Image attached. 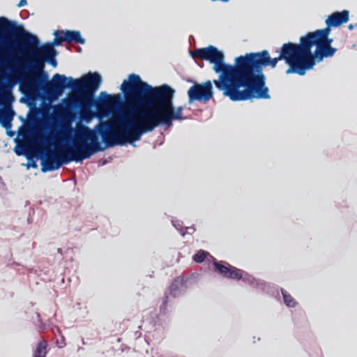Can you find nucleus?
Segmentation results:
<instances>
[{"label": "nucleus", "mask_w": 357, "mask_h": 357, "mask_svg": "<svg viewBox=\"0 0 357 357\" xmlns=\"http://www.w3.org/2000/svg\"><path fill=\"white\" fill-rule=\"evenodd\" d=\"M337 49L310 38H300L298 44L289 42L282 45L278 57L271 59L267 50L247 53L235 59L234 65L225 63V55L217 47L196 49L193 58L208 61L213 64V70L220 73L213 81L215 87L232 101L252 99H270L269 89L266 85L263 68H275L283 59L289 65L286 73L304 75L312 69L315 61L331 57Z\"/></svg>", "instance_id": "1"}, {"label": "nucleus", "mask_w": 357, "mask_h": 357, "mask_svg": "<svg viewBox=\"0 0 357 357\" xmlns=\"http://www.w3.org/2000/svg\"><path fill=\"white\" fill-rule=\"evenodd\" d=\"M56 51L52 44L40 45V40L15 21L0 17V66L10 69L17 77H24L30 93L42 90L50 100L58 98L66 88L74 91L81 78L75 79L55 74L51 81L45 72V62L57 65Z\"/></svg>", "instance_id": "2"}, {"label": "nucleus", "mask_w": 357, "mask_h": 357, "mask_svg": "<svg viewBox=\"0 0 357 357\" xmlns=\"http://www.w3.org/2000/svg\"><path fill=\"white\" fill-rule=\"evenodd\" d=\"M121 90L126 109L117 119L121 132L116 145L132 144L139 140L144 133L160 125L166 126L158 86L153 87L138 75L130 74L123 82Z\"/></svg>", "instance_id": "3"}, {"label": "nucleus", "mask_w": 357, "mask_h": 357, "mask_svg": "<svg viewBox=\"0 0 357 357\" xmlns=\"http://www.w3.org/2000/svg\"><path fill=\"white\" fill-rule=\"evenodd\" d=\"M73 132L75 133L72 147L55 151L45 149V157L41 161L42 172L56 170L64 164L89 158L95 153L104 149L100 145L97 132L84 125L74 130L70 122H63L61 124V130L52 135L53 139L59 141L68 138ZM51 137L52 135L48 137L40 136L38 142L41 144L50 143Z\"/></svg>", "instance_id": "4"}, {"label": "nucleus", "mask_w": 357, "mask_h": 357, "mask_svg": "<svg viewBox=\"0 0 357 357\" xmlns=\"http://www.w3.org/2000/svg\"><path fill=\"white\" fill-rule=\"evenodd\" d=\"M102 83V77L97 73H88L81 77V82H77L75 91L79 93V102L81 106L82 114L91 116L93 113L90 107L96 106L100 112H113L119 109L111 123H103L99 128L98 132L107 147L116 145V142L121 132L117 119L125 111V100H123L121 94L110 95L105 91L100 92L98 99L94 98V93Z\"/></svg>", "instance_id": "5"}, {"label": "nucleus", "mask_w": 357, "mask_h": 357, "mask_svg": "<svg viewBox=\"0 0 357 357\" xmlns=\"http://www.w3.org/2000/svg\"><path fill=\"white\" fill-rule=\"evenodd\" d=\"M4 67L0 66V105L3 107L0 109V123L2 127L8 130L12 126V121L15 116V112L12 109L11 102L13 96L11 93V87L3 82L6 78Z\"/></svg>", "instance_id": "6"}, {"label": "nucleus", "mask_w": 357, "mask_h": 357, "mask_svg": "<svg viewBox=\"0 0 357 357\" xmlns=\"http://www.w3.org/2000/svg\"><path fill=\"white\" fill-rule=\"evenodd\" d=\"M161 99V109L164 113L166 126H172V121L174 120L182 121L185 118L183 116V107L179 106L174 108L173 105V98L175 91L169 85L163 84L158 86Z\"/></svg>", "instance_id": "7"}, {"label": "nucleus", "mask_w": 357, "mask_h": 357, "mask_svg": "<svg viewBox=\"0 0 357 357\" xmlns=\"http://www.w3.org/2000/svg\"><path fill=\"white\" fill-rule=\"evenodd\" d=\"M192 259L197 263H202L205 259H208L209 261H213L214 271L222 277L236 280H240L243 278V271L227 263L226 265H223L222 264V261H216L215 259L205 250H199L193 255Z\"/></svg>", "instance_id": "8"}, {"label": "nucleus", "mask_w": 357, "mask_h": 357, "mask_svg": "<svg viewBox=\"0 0 357 357\" xmlns=\"http://www.w3.org/2000/svg\"><path fill=\"white\" fill-rule=\"evenodd\" d=\"M213 86L211 81L202 84H195L188 91L189 102L194 101L208 102L213 97Z\"/></svg>", "instance_id": "9"}, {"label": "nucleus", "mask_w": 357, "mask_h": 357, "mask_svg": "<svg viewBox=\"0 0 357 357\" xmlns=\"http://www.w3.org/2000/svg\"><path fill=\"white\" fill-rule=\"evenodd\" d=\"M349 20V12L344 10L341 12H335L330 15L326 20L329 26L337 27L347 23Z\"/></svg>", "instance_id": "10"}, {"label": "nucleus", "mask_w": 357, "mask_h": 357, "mask_svg": "<svg viewBox=\"0 0 357 357\" xmlns=\"http://www.w3.org/2000/svg\"><path fill=\"white\" fill-rule=\"evenodd\" d=\"M187 281L188 278L183 275L178 276L174 279L169 287L170 294L172 296H178L187 289Z\"/></svg>", "instance_id": "11"}, {"label": "nucleus", "mask_w": 357, "mask_h": 357, "mask_svg": "<svg viewBox=\"0 0 357 357\" xmlns=\"http://www.w3.org/2000/svg\"><path fill=\"white\" fill-rule=\"evenodd\" d=\"M61 34L63 36L65 42L84 44L85 40L82 37L79 31L61 30Z\"/></svg>", "instance_id": "12"}, {"label": "nucleus", "mask_w": 357, "mask_h": 357, "mask_svg": "<svg viewBox=\"0 0 357 357\" xmlns=\"http://www.w3.org/2000/svg\"><path fill=\"white\" fill-rule=\"evenodd\" d=\"M325 23L326 24V27L324 29H317L313 32H309L305 36L301 37V38H310L314 40L318 38L329 36L332 26H329L328 21L326 20Z\"/></svg>", "instance_id": "13"}, {"label": "nucleus", "mask_w": 357, "mask_h": 357, "mask_svg": "<svg viewBox=\"0 0 357 357\" xmlns=\"http://www.w3.org/2000/svg\"><path fill=\"white\" fill-rule=\"evenodd\" d=\"M47 342L45 340H40L33 353V357H45L47 354Z\"/></svg>", "instance_id": "14"}, {"label": "nucleus", "mask_w": 357, "mask_h": 357, "mask_svg": "<svg viewBox=\"0 0 357 357\" xmlns=\"http://www.w3.org/2000/svg\"><path fill=\"white\" fill-rule=\"evenodd\" d=\"M281 291H282L284 302L286 304V305L289 307H294L297 304V303L294 300V298L284 289H282Z\"/></svg>", "instance_id": "15"}, {"label": "nucleus", "mask_w": 357, "mask_h": 357, "mask_svg": "<svg viewBox=\"0 0 357 357\" xmlns=\"http://www.w3.org/2000/svg\"><path fill=\"white\" fill-rule=\"evenodd\" d=\"M55 38L54 39L53 43H52L54 45H60L63 42H65L63 36L61 34V31H56L54 33Z\"/></svg>", "instance_id": "16"}, {"label": "nucleus", "mask_w": 357, "mask_h": 357, "mask_svg": "<svg viewBox=\"0 0 357 357\" xmlns=\"http://www.w3.org/2000/svg\"><path fill=\"white\" fill-rule=\"evenodd\" d=\"M314 41H319L324 44L328 45L329 46H331V43H333V38H330L329 36H326L323 38H318L317 39H314Z\"/></svg>", "instance_id": "17"}, {"label": "nucleus", "mask_w": 357, "mask_h": 357, "mask_svg": "<svg viewBox=\"0 0 357 357\" xmlns=\"http://www.w3.org/2000/svg\"><path fill=\"white\" fill-rule=\"evenodd\" d=\"M168 299H169L168 295H165L163 297L162 303L161 304V305L160 307V311L162 312L164 314H165L166 311H167V304H168Z\"/></svg>", "instance_id": "18"}, {"label": "nucleus", "mask_w": 357, "mask_h": 357, "mask_svg": "<svg viewBox=\"0 0 357 357\" xmlns=\"http://www.w3.org/2000/svg\"><path fill=\"white\" fill-rule=\"evenodd\" d=\"M27 4L26 0H20L17 4V7L21 8Z\"/></svg>", "instance_id": "19"}, {"label": "nucleus", "mask_w": 357, "mask_h": 357, "mask_svg": "<svg viewBox=\"0 0 357 357\" xmlns=\"http://www.w3.org/2000/svg\"><path fill=\"white\" fill-rule=\"evenodd\" d=\"M354 28V25H353V24H349V25L348 26V29H349V30H352Z\"/></svg>", "instance_id": "20"}, {"label": "nucleus", "mask_w": 357, "mask_h": 357, "mask_svg": "<svg viewBox=\"0 0 357 357\" xmlns=\"http://www.w3.org/2000/svg\"><path fill=\"white\" fill-rule=\"evenodd\" d=\"M57 252H58V253H59V254H61V255H62V254H63V251H62V249H61V248H58V249H57Z\"/></svg>", "instance_id": "21"}]
</instances>
